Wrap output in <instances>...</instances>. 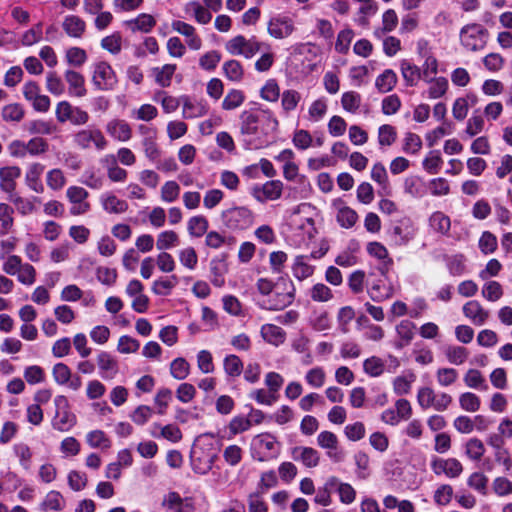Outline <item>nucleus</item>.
<instances>
[{"label": "nucleus", "mask_w": 512, "mask_h": 512, "mask_svg": "<svg viewBox=\"0 0 512 512\" xmlns=\"http://www.w3.org/2000/svg\"><path fill=\"white\" fill-rule=\"evenodd\" d=\"M155 137H144L142 146L144 148L145 156L152 162L155 163L159 160L161 151L156 143Z\"/></svg>", "instance_id": "54"}, {"label": "nucleus", "mask_w": 512, "mask_h": 512, "mask_svg": "<svg viewBox=\"0 0 512 512\" xmlns=\"http://www.w3.org/2000/svg\"><path fill=\"white\" fill-rule=\"evenodd\" d=\"M409 225L410 219L407 217H404L392 223L390 228V234L396 244H403L409 240Z\"/></svg>", "instance_id": "27"}, {"label": "nucleus", "mask_w": 512, "mask_h": 512, "mask_svg": "<svg viewBox=\"0 0 512 512\" xmlns=\"http://www.w3.org/2000/svg\"><path fill=\"white\" fill-rule=\"evenodd\" d=\"M220 220L229 231H244L253 225L254 213L246 206H233L222 210Z\"/></svg>", "instance_id": "2"}, {"label": "nucleus", "mask_w": 512, "mask_h": 512, "mask_svg": "<svg viewBox=\"0 0 512 512\" xmlns=\"http://www.w3.org/2000/svg\"><path fill=\"white\" fill-rule=\"evenodd\" d=\"M228 268L225 260L213 258L210 261L211 283L215 287H222L225 284V274Z\"/></svg>", "instance_id": "26"}, {"label": "nucleus", "mask_w": 512, "mask_h": 512, "mask_svg": "<svg viewBox=\"0 0 512 512\" xmlns=\"http://www.w3.org/2000/svg\"><path fill=\"white\" fill-rule=\"evenodd\" d=\"M179 237L173 230H166L161 232L157 237L156 246L159 250H166L178 244Z\"/></svg>", "instance_id": "50"}, {"label": "nucleus", "mask_w": 512, "mask_h": 512, "mask_svg": "<svg viewBox=\"0 0 512 512\" xmlns=\"http://www.w3.org/2000/svg\"><path fill=\"white\" fill-rule=\"evenodd\" d=\"M179 280L176 275H171L167 279H157L153 282L152 292L156 295L167 296L172 289L178 284Z\"/></svg>", "instance_id": "35"}, {"label": "nucleus", "mask_w": 512, "mask_h": 512, "mask_svg": "<svg viewBox=\"0 0 512 512\" xmlns=\"http://www.w3.org/2000/svg\"><path fill=\"white\" fill-rule=\"evenodd\" d=\"M445 354L448 361L455 365L462 364L468 356L467 349L462 346H449Z\"/></svg>", "instance_id": "61"}, {"label": "nucleus", "mask_w": 512, "mask_h": 512, "mask_svg": "<svg viewBox=\"0 0 512 512\" xmlns=\"http://www.w3.org/2000/svg\"><path fill=\"white\" fill-rule=\"evenodd\" d=\"M162 506L173 512H194L195 506L190 497L182 498L178 492L171 491L163 499Z\"/></svg>", "instance_id": "10"}, {"label": "nucleus", "mask_w": 512, "mask_h": 512, "mask_svg": "<svg viewBox=\"0 0 512 512\" xmlns=\"http://www.w3.org/2000/svg\"><path fill=\"white\" fill-rule=\"evenodd\" d=\"M56 407L55 416L52 420V426L55 430L67 432L77 423V418L70 411L69 401L66 396L58 395L54 399Z\"/></svg>", "instance_id": "5"}, {"label": "nucleus", "mask_w": 512, "mask_h": 512, "mask_svg": "<svg viewBox=\"0 0 512 512\" xmlns=\"http://www.w3.org/2000/svg\"><path fill=\"white\" fill-rule=\"evenodd\" d=\"M338 484V478L336 476H330L325 482L324 486L319 488L314 498L316 504L322 506H329L332 502L331 492L334 487Z\"/></svg>", "instance_id": "28"}, {"label": "nucleus", "mask_w": 512, "mask_h": 512, "mask_svg": "<svg viewBox=\"0 0 512 512\" xmlns=\"http://www.w3.org/2000/svg\"><path fill=\"white\" fill-rule=\"evenodd\" d=\"M92 81L98 90H112L117 83L115 72L107 62L96 65Z\"/></svg>", "instance_id": "8"}, {"label": "nucleus", "mask_w": 512, "mask_h": 512, "mask_svg": "<svg viewBox=\"0 0 512 512\" xmlns=\"http://www.w3.org/2000/svg\"><path fill=\"white\" fill-rule=\"evenodd\" d=\"M65 79L69 84L70 94L77 97H83L86 95L87 90L85 88V79L82 74L74 70H67L65 72Z\"/></svg>", "instance_id": "22"}, {"label": "nucleus", "mask_w": 512, "mask_h": 512, "mask_svg": "<svg viewBox=\"0 0 512 512\" xmlns=\"http://www.w3.org/2000/svg\"><path fill=\"white\" fill-rule=\"evenodd\" d=\"M363 370L371 377H378L384 372V362L381 358L372 356L363 362Z\"/></svg>", "instance_id": "53"}, {"label": "nucleus", "mask_w": 512, "mask_h": 512, "mask_svg": "<svg viewBox=\"0 0 512 512\" xmlns=\"http://www.w3.org/2000/svg\"><path fill=\"white\" fill-rule=\"evenodd\" d=\"M102 207L108 213L121 214L127 211L128 204L125 200L118 199L113 194H106L101 197Z\"/></svg>", "instance_id": "29"}, {"label": "nucleus", "mask_w": 512, "mask_h": 512, "mask_svg": "<svg viewBox=\"0 0 512 512\" xmlns=\"http://www.w3.org/2000/svg\"><path fill=\"white\" fill-rule=\"evenodd\" d=\"M293 30L294 26L287 17L272 18L268 23V33L276 39L288 37Z\"/></svg>", "instance_id": "14"}, {"label": "nucleus", "mask_w": 512, "mask_h": 512, "mask_svg": "<svg viewBox=\"0 0 512 512\" xmlns=\"http://www.w3.org/2000/svg\"><path fill=\"white\" fill-rule=\"evenodd\" d=\"M73 142L76 146L81 149H88L91 147V143H93L97 150H103L107 146V141L103 135V133L95 128V129H82L78 131L73 138Z\"/></svg>", "instance_id": "6"}, {"label": "nucleus", "mask_w": 512, "mask_h": 512, "mask_svg": "<svg viewBox=\"0 0 512 512\" xmlns=\"http://www.w3.org/2000/svg\"><path fill=\"white\" fill-rule=\"evenodd\" d=\"M397 139L396 128L390 124H383L378 128V143L380 146H391Z\"/></svg>", "instance_id": "44"}, {"label": "nucleus", "mask_w": 512, "mask_h": 512, "mask_svg": "<svg viewBox=\"0 0 512 512\" xmlns=\"http://www.w3.org/2000/svg\"><path fill=\"white\" fill-rule=\"evenodd\" d=\"M398 25V16L394 9L386 10L382 15V28L374 31V36L381 38L383 34L393 31Z\"/></svg>", "instance_id": "33"}, {"label": "nucleus", "mask_w": 512, "mask_h": 512, "mask_svg": "<svg viewBox=\"0 0 512 512\" xmlns=\"http://www.w3.org/2000/svg\"><path fill=\"white\" fill-rule=\"evenodd\" d=\"M336 219L341 227L349 229L356 224L358 220V214L352 208L345 206L338 210Z\"/></svg>", "instance_id": "39"}, {"label": "nucleus", "mask_w": 512, "mask_h": 512, "mask_svg": "<svg viewBox=\"0 0 512 512\" xmlns=\"http://www.w3.org/2000/svg\"><path fill=\"white\" fill-rule=\"evenodd\" d=\"M27 153L31 156L44 154L48 151L49 144L42 137H34L26 143Z\"/></svg>", "instance_id": "60"}, {"label": "nucleus", "mask_w": 512, "mask_h": 512, "mask_svg": "<svg viewBox=\"0 0 512 512\" xmlns=\"http://www.w3.org/2000/svg\"><path fill=\"white\" fill-rule=\"evenodd\" d=\"M294 300L295 297L288 295V293L274 291L269 297L259 302L258 305L263 310L280 311L290 306Z\"/></svg>", "instance_id": "11"}, {"label": "nucleus", "mask_w": 512, "mask_h": 512, "mask_svg": "<svg viewBox=\"0 0 512 512\" xmlns=\"http://www.w3.org/2000/svg\"><path fill=\"white\" fill-rule=\"evenodd\" d=\"M254 106L241 112L239 116L240 133L249 136L256 135L259 132L264 136L276 133L279 128V121L273 111L269 108H263L257 103H254Z\"/></svg>", "instance_id": "1"}, {"label": "nucleus", "mask_w": 512, "mask_h": 512, "mask_svg": "<svg viewBox=\"0 0 512 512\" xmlns=\"http://www.w3.org/2000/svg\"><path fill=\"white\" fill-rule=\"evenodd\" d=\"M431 470L437 476L444 474L448 478H457L462 473L463 467L456 458L434 457L431 461Z\"/></svg>", "instance_id": "9"}, {"label": "nucleus", "mask_w": 512, "mask_h": 512, "mask_svg": "<svg viewBox=\"0 0 512 512\" xmlns=\"http://www.w3.org/2000/svg\"><path fill=\"white\" fill-rule=\"evenodd\" d=\"M281 96V106L285 112L295 110L301 100L300 93L293 89L285 90Z\"/></svg>", "instance_id": "51"}, {"label": "nucleus", "mask_w": 512, "mask_h": 512, "mask_svg": "<svg viewBox=\"0 0 512 512\" xmlns=\"http://www.w3.org/2000/svg\"><path fill=\"white\" fill-rule=\"evenodd\" d=\"M108 134L121 142H126L132 137L130 125L125 120L114 119L106 126Z\"/></svg>", "instance_id": "17"}, {"label": "nucleus", "mask_w": 512, "mask_h": 512, "mask_svg": "<svg viewBox=\"0 0 512 512\" xmlns=\"http://www.w3.org/2000/svg\"><path fill=\"white\" fill-rule=\"evenodd\" d=\"M181 101L183 103L182 114L185 119H193L206 114L205 107L202 104L192 103L188 96H182Z\"/></svg>", "instance_id": "38"}, {"label": "nucleus", "mask_w": 512, "mask_h": 512, "mask_svg": "<svg viewBox=\"0 0 512 512\" xmlns=\"http://www.w3.org/2000/svg\"><path fill=\"white\" fill-rule=\"evenodd\" d=\"M209 228V221L203 215L193 216L188 220L187 230L192 237L200 238L206 235Z\"/></svg>", "instance_id": "30"}, {"label": "nucleus", "mask_w": 512, "mask_h": 512, "mask_svg": "<svg viewBox=\"0 0 512 512\" xmlns=\"http://www.w3.org/2000/svg\"><path fill=\"white\" fill-rule=\"evenodd\" d=\"M280 444L276 437L269 433H262L253 439L252 457L259 462H266L278 458Z\"/></svg>", "instance_id": "3"}, {"label": "nucleus", "mask_w": 512, "mask_h": 512, "mask_svg": "<svg viewBox=\"0 0 512 512\" xmlns=\"http://www.w3.org/2000/svg\"><path fill=\"white\" fill-rule=\"evenodd\" d=\"M431 83L428 94L432 99L442 97L448 89V80L445 77H438L436 79L430 78Z\"/></svg>", "instance_id": "56"}, {"label": "nucleus", "mask_w": 512, "mask_h": 512, "mask_svg": "<svg viewBox=\"0 0 512 512\" xmlns=\"http://www.w3.org/2000/svg\"><path fill=\"white\" fill-rule=\"evenodd\" d=\"M261 336L269 344L279 346L286 340V332L274 324H264L261 327Z\"/></svg>", "instance_id": "20"}, {"label": "nucleus", "mask_w": 512, "mask_h": 512, "mask_svg": "<svg viewBox=\"0 0 512 512\" xmlns=\"http://www.w3.org/2000/svg\"><path fill=\"white\" fill-rule=\"evenodd\" d=\"M14 452L19 458L20 465L25 470H30L32 462V451L30 447L27 444L19 443L14 445Z\"/></svg>", "instance_id": "55"}, {"label": "nucleus", "mask_w": 512, "mask_h": 512, "mask_svg": "<svg viewBox=\"0 0 512 512\" xmlns=\"http://www.w3.org/2000/svg\"><path fill=\"white\" fill-rule=\"evenodd\" d=\"M97 364L100 369V374L104 379H112L118 373L117 361L106 351H102L98 354Z\"/></svg>", "instance_id": "16"}, {"label": "nucleus", "mask_w": 512, "mask_h": 512, "mask_svg": "<svg viewBox=\"0 0 512 512\" xmlns=\"http://www.w3.org/2000/svg\"><path fill=\"white\" fill-rule=\"evenodd\" d=\"M14 209L6 203H0L1 234H7L14 224Z\"/></svg>", "instance_id": "46"}, {"label": "nucleus", "mask_w": 512, "mask_h": 512, "mask_svg": "<svg viewBox=\"0 0 512 512\" xmlns=\"http://www.w3.org/2000/svg\"><path fill=\"white\" fill-rule=\"evenodd\" d=\"M101 47L113 55L119 54L122 49V36L120 32H114L113 34L104 37L101 40Z\"/></svg>", "instance_id": "45"}, {"label": "nucleus", "mask_w": 512, "mask_h": 512, "mask_svg": "<svg viewBox=\"0 0 512 512\" xmlns=\"http://www.w3.org/2000/svg\"><path fill=\"white\" fill-rule=\"evenodd\" d=\"M223 73L227 79L234 82H240L243 79L244 70L238 60H228L223 64Z\"/></svg>", "instance_id": "34"}, {"label": "nucleus", "mask_w": 512, "mask_h": 512, "mask_svg": "<svg viewBox=\"0 0 512 512\" xmlns=\"http://www.w3.org/2000/svg\"><path fill=\"white\" fill-rule=\"evenodd\" d=\"M262 99L268 102H276L280 96V87L275 79H269L260 90Z\"/></svg>", "instance_id": "47"}, {"label": "nucleus", "mask_w": 512, "mask_h": 512, "mask_svg": "<svg viewBox=\"0 0 512 512\" xmlns=\"http://www.w3.org/2000/svg\"><path fill=\"white\" fill-rule=\"evenodd\" d=\"M44 171V166L40 163H34L32 164L25 175V182L27 186L37 192L41 193L44 190L43 184L40 180V176Z\"/></svg>", "instance_id": "23"}, {"label": "nucleus", "mask_w": 512, "mask_h": 512, "mask_svg": "<svg viewBox=\"0 0 512 512\" xmlns=\"http://www.w3.org/2000/svg\"><path fill=\"white\" fill-rule=\"evenodd\" d=\"M212 443H208L205 448L200 443L193 445L190 451V462L192 470L199 475L207 474L213 467L217 454L212 449Z\"/></svg>", "instance_id": "4"}, {"label": "nucleus", "mask_w": 512, "mask_h": 512, "mask_svg": "<svg viewBox=\"0 0 512 512\" xmlns=\"http://www.w3.org/2000/svg\"><path fill=\"white\" fill-rule=\"evenodd\" d=\"M353 37L354 32L352 29L346 28L341 30L337 36L335 50L340 54H347Z\"/></svg>", "instance_id": "49"}, {"label": "nucleus", "mask_w": 512, "mask_h": 512, "mask_svg": "<svg viewBox=\"0 0 512 512\" xmlns=\"http://www.w3.org/2000/svg\"><path fill=\"white\" fill-rule=\"evenodd\" d=\"M229 431L235 436L242 432H245L251 428V420L249 417H245L242 415L234 416L229 422Z\"/></svg>", "instance_id": "59"}, {"label": "nucleus", "mask_w": 512, "mask_h": 512, "mask_svg": "<svg viewBox=\"0 0 512 512\" xmlns=\"http://www.w3.org/2000/svg\"><path fill=\"white\" fill-rule=\"evenodd\" d=\"M245 100L243 91L238 89L230 90L222 102V108L224 110H233L242 105Z\"/></svg>", "instance_id": "48"}, {"label": "nucleus", "mask_w": 512, "mask_h": 512, "mask_svg": "<svg viewBox=\"0 0 512 512\" xmlns=\"http://www.w3.org/2000/svg\"><path fill=\"white\" fill-rule=\"evenodd\" d=\"M310 296L313 301L327 302L333 298V293L325 284L317 283L311 288Z\"/></svg>", "instance_id": "58"}, {"label": "nucleus", "mask_w": 512, "mask_h": 512, "mask_svg": "<svg viewBox=\"0 0 512 512\" xmlns=\"http://www.w3.org/2000/svg\"><path fill=\"white\" fill-rule=\"evenodd\" d=\"M400 68L405 85L408 87L415 86L423 78L421 68L406 59L401 61Z\"/></svg>", "instance_id": "24"}, {"label": "nucleus", "mask_w": 512, "mask_h": 512, "mask_svg": "<svg viewBox=\"0 0 512 512\" xmlns=\"http://www.w3.org/2000/svg\"><path fill=\"white\" fill-rule=\"evenodd\" d=\"M361 95L356 91H347L342 94L341 105L343 109L350 113H356L361 105Z\"/></svg>", "instance_id": "40"}, {"label": "nucleus", "mask_w": 512, "mask_h": 512, "mask_svg": "<svg viewBox=\"0 0 512 512\" xmlns=\"http://www.w3.org/2000/svg\"><path fill=\"white\" fill-rule=\"evenodd\" d=\"M71 375V370L65 363L59 362L53 366L52 376L59 385L67 384L71 379Z\"/></svg>", "instance_id": "57"}, {"label": "nucleus", "mask_w": 512, "mask_h": 512, "mask_svg": "<svg viewBox=\"0 0 512 512\" xmlns=\"http://www.w3.org/2000/svg\"><path fill=\"white\" fill-rule=\"evenodd\" d=\"M415 329L416 325L414 322L407 319L402 320L396 326V332L400 340L395 342V348L402 349L403 347L409 345L414 338Z\"/></svg>", "instance_id": "19"}, {"label": "nucleus", "mask_w": 512, "mask_h": 512, "mask_svg": "<svg viewBox=\"0 0 512 512\" xmlns=\"http://www.w3.org/2000/svg\"><path fill=\"white\" fill-rule=\"evenodd\" d=\"M307 258V256L298 255L294 260L292 272L298 280H304L314 272V267L306 262Z\"/></svg>", "instance_id": "31"}, {"label": "nucleus", "mask_w": 512, "mask_h": 512, "mask_svg": "<svg viewBox=\"0 0 512 512\" xmlns=\"http://www.w3.org/2000/svg\"><path fill=\"white\" fill-rule=\"evenodd\" d=\"M368 294L374 302H382L393 296L394 288L390 283H385L384 280L379 279L370 284Z\"/></svg>", "instance_id": "18"}, {"label": "nucleus", "mask_w": 512, "mask_h": 512, "mask_svg": "<svg viewBox=\"0 0 512 512\" xmlns=\"http://www.w3.org/2000/svg\"><path fill=\"white\" fill-rule=\"evenodd\" d=\"M176 70V64H165L161 68L155 67L153 72L155 74V82L160 87H169L171 85L172 77Z\"/></svg>", "instance_id": "32"}, {"label": "nucleus", "mask_w": 512, "mask_h": 512, "mask_svg": "<svg viewBox=\"0 0 512 512\" xmlns=\"http://www.w3.org/2000/svg\"><path fill=\"white\" fill-rule=\"evenodd\" d=\"M125 24L132 32L149 33L156 26V19L150 14L141 13L136 18L125 21Z\"/></svg>", "instance_id": "21"}, {"label": "nucleus", "mask_w": 512, "mask_h": 512, "mask_svg": "<svg viewBox=\"0 0 512 512\" xmlns=\"http://www.w3.org/2000/svg\"><path fill=\"white\" fill-rule=\"evenodd\" d=\"M443 161L440 156L439 150H433L429 153L427 157L422 162L423 168L429 174H437L441 168Z\"/></svg>", "instance_id": "52"}, {"label": "nucleus", "mask_w": 512, "mask_h": 512, "mask_svg": "<svg viewBox=\"0 0 512 512\" xmlns=\"http://www.w3.org/2000/svg\"><path fill=\"white\" fill-rule=\"evenodd\" d=\"M62 28L67 36L80 39L85 34L86 22L77 15H67L63 19Z\"/></svg>", "instance_id": "12"}, {"label": "nucleus", "mask_w": 512, "mask_h": 512, "mask_svg": "<svg viewBox=\"0 0 512 512\" xmlns=\"http://www.w3.org/2000/svg\"><path fill=\"white\" fill-rule=\"evenodd\" d=\"M431 228L441 234H447L450 230V218L443 212L436 211L429 218Z\"/></svg>", "instance_id": "37"}, {"label": "nucleus", "mask_w": 512, "mask_h": 512, "mask_svg": "<svg viewBox=\"0 0 512 512\" xmlns=\"http://www.w3.org/2000/svg\"><path fill=\"white\" fill-rule=\"evenodd\" d=\"M190 372V365L185 358L178 357L170 364V374L177 380H184Z\"/></svg>", "instance_id": "42"}, {"label": "nucleus", "mask_w": 512, "mask_h": 512, "mask_svg": "<svg viewBox=\"0 0 512 512\" xmlns=\"http://www.w3.org/2000/svg\"><path fill=\"white\" fill-rule=\"evenodd\" d=\"M283 183L280 180H270L262 186L256 184L251 190V195L261 203L267 200H277L282 196Z\"/></svg>", "instance_id": "7"}, {"label": "nucleus", "mask_w": 512, "mask_h": 512, "mask_svg": "<svg viewBox=\"0 0 512 512\" xmlns=\"http://www.w3.org/2000/svg\"><path fill=\"white\" fill-rule=\"evenodd\" d=\"M292 458L300 461L307 468L318 466L320 461L319 452L312 447H294L292 449Z\"/></svg>", "instance_id": "13"}, {"label": "nucleus", "mask_w": 512, "mask_h": 512, "mask_svg": "<svg viewBox=\"0 0 512 512\" xmlns=\"http://www.w3.org/2000/svg\"><path fill=\"white\" fill-rule=\"evenodd\" d=\"M86 441L92 448H103L107 449L111 446L110 439L106 436L102 430H93L86 435Z\"/></svg>", "instance_id": "43"}, {"label": "nucleus", "mask_w": 512, "mask_h": 512, "mask_svg": "<svg viewBox=\"0 0 512 512\" xmlns=\"http://www.w3.org/2000/svg\"><path fill=\"white\" fill-rule=\"evenodd\" d=\"M47 186L52 190H60L66 184V179L64 177L63 172L58 169H52L48 171L46 177Z\"/></svg>", "instance_id": "64"}, {"label": "nucleus", "mask_w": 512, "mask_h": 512, "mask_svg": "<svg viewBox=\"0 0 512 512\" xmlns=\"http://www.w3.org/2000/svg\"><path fill=\"white\" fill-rule=\"evenodd\" d=\"M462 45L469 51H476L480 42V25L469 24L464 26L460 32Z\"/></svg>", "instance_id": "15"}, {"label": "nucleus", "mask_w": 512, "mask_h": 512, "mask_svg": "<svg viewBox=\"0 0 512 512\" xmlns=\"http://www.w3.org/2000/svg\"><path fill=\"white\" fill-rule=\"evenodd\" d=\"M243 457V450L238 445H229L223 451V458L225 462L231 466L238 465Z\"/></svg>", "instance_id": "63"}, {"label": "nucleus", "mask_w": 512, "mask_h": 512, "mask_svg": "<svg viewBox=\"0 0 512 512\" xmlns=\"http://www.w3.org/2000/svg\"><path fill=\"white\" fill-rule=\"evenodd\" d=\"M24 116L25 110L18 103L8 104L2 109V118L6 122H20Z\"/></svg>", "instance_id": "41"}, {"label": "nucleus", "mask_w": 512, "mask_h": 512, "mask_svg": "<svg viewBox=\"0 0 512 512\" xmlns=\"http://www.w3.org/2000/svg\"><path fill=\"white\" fill-rule=\"evenodd\" d=\"M223 368L228 376L235 378L241 375L243 371V362L239 356L230 354L224 358Z\"/></svg>", "instance_id": "36"}, {"label": "nucleus", "mask_w": 512, "mask_h": 512, "mask_svg": "<svg viewBox=\"0 0 512 512\" xmlns=\"http://www.w3.org/2000/svg\"><path fill=\"white\" fill-rule=\"evenodd\" d=\"M398 81L397 74L392 69H385L375 80V87L380 93L392 91Z\"/></svg>", "instance_id": "25"}, {"label": "nucleus", "mask_w": 512, "mask_h": 512, "mask_svg": "<svg viewBox=\"0 0 512 512\" xmlns=\"http://www.w3.org/2000/svg\"><path fill=\"white\" fill-rule=\"evenodd\" d=\"M24 378L30 385L41 383L45 380L44 369L38 365H31L25 368Z\"/></svg>", "instance_id": "62"}]
</instances>
